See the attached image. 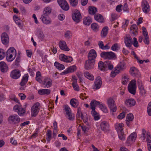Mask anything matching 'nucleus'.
Instances as JSON below:
<instances>
[{
    "instance_id": "36",
    "label": "nucleus",
    "mask_w": 151,
    "mask_h": 151,
    "mask_svg": "<svg viewBox=\"0 0 151 151\" xmlns=\"http://www.w3.org/2000/svg\"><path fill=\"white\" fill-rule=\"evenodd\" d=\"M129 76L127 75L124 74L122 76V83L123 84L126 85L129 82Z\"/></svg>"
},
{
    "instance_id": "43",
    "label": "nucleus",
    "mask_w": 151,
    "mask_h": 151,
    "mask_svg": "<svg viewBox=\"0 0 151 151\" xmlns=\"http://www.w3.org/2000/svg\"><path fill=\"white\" fill-rule=\"evenodd\" d=\"M119 44L117 43L113 45L111 47V49L114 51H117L120 49Z\"/></svg>"
},
{
    "instance_id": "47",
    "label": "nucleus",
    "mask_w": 151,
    "mask_h": 151,
    "mask_svg": "<svg viewBox=\"0 0 151 151\" xmlns=\"http://www.w3.org/2000/svg\"><path fill=\"white\" fill-rule=\"evenodd\" d=\"M85 76L87 78L91 80H93L94 79L93 76L88 72H85L84 73Z\"/></svg>"
},
{
    "instance_id": "32",
    "label": "nucleus",
    "mask_w": 151,
    "mask_h": 151,
    "mask_svg": "<svg viewBox=\"0 0 151 151\" xmlns=\"http://www.w3.org/2000/svg\"><path fill=\"white\" fill-rule=\"evenodd\" d=\"M124 42L127 47H130L132 44V38L129 36L127 37L125 39Z\"/></svg>"
},
{
    "instance_id": "21",
    "label": "nucleus",
    "mask_w": 151,
    "mask_h": 151,
    "mask_svg": "<svg viewBox=\"0 0 151 151\" xmlns=\"http://www.w3.org/2000/svg\"><path fill=\"white\" fill-rule=\"evenodd\" d=\"M136 104L135 100L132 98L127 99L125 102V104L128 107H131L134 106Z\"/></svg>"
},
{
    "instance_id": "17",
    "label": "nucleus",
    "mask_w": 151,
    "mask_h": 151,
    "mask_svg": "<svg viewBox=\"0 0 151 151\" xmlns=\"http://www.w3.org/2000/svg\"><path fill=\"white\" fill-rule=\"evenodd\" d=\"M142 31L143 35L144 36L143 41L145 44L148 45L150 43V42L148 33L146 31V29L144 27H142Z\"/></svg>"
},
{
    "instance_id": "62",
    "label": "nucleus",
    "mask_w": 151,
    "mask_h": 151,
    "mask_svg": "<svg viewBox=\"0 0 151 151\" xmlns=\"http://www.w3.org/2000/svg\"><path fill=\"white\" fill-rule=\"evenodd\" d=\"M133 40L134 42L133 43V45L135 47H138L139 46V45H138V43L137 38L135 37H134L133 38Z\"/></svg>"
},
{
    "instance_id": "25",
    "label": "nucleus",
    "mask_w": 151,
    "mask_h": 151,
    "mask_svg": "<svg viewBox=\"0 0 151 151\" xmlns=\"http://www.w3.org/2000/svg\"><path fill=\"white\" fill-rule=\"evenodd\" d=\"M125 63L124 61L121 62L117 65L115 69L119 73L125 69Z\"/></svg>"
},
{
    "instance_id": "38",
    "label": "nucleus",
    "mask_w": 151,
    "mask_h": 151,
    "mask_svg": "<svg viewBox=\"0 0 151 151\" xmlns=\"http://www.w3.org/2000/svg\"><path fill=\"white\" fill-rule=\"evenodd\" d=\"M70 104L74 108L76 107L78 104V102L77 100L74 98L71 99Z\"/></svg>"
},
{
    "instance_id": "44",
    "label": "nucleus",
    "mask_w": 151,
    "mask_h": 151,
    "mask_svg": "<svg viewBox=\"0 0 151 151\" xmlns=\"http://www.w3.org/2000/svg\"><path fill=\"white\" fill-rule=\"evenodd\" d=\"M91 113L92 116L94 117L95 120H97L99 119V114L95 110H92Z\"/></svg>"
},
{
    "instance_id": "59",
    "label": "nucleus",
    "mask_w": 151,
    "mask_h": 151,
    "mask_svg": "<svg viewBox=\"0 0 151 151\" xmlns=\"http://www.w3.org/2000/svg\"><path fill=\"white\" fill-rule=\"evenodd\" d=\"M71 35L70 31H67L65 34V37L67 39H68L71 37Z\"/></svg>"
},
{
    "instance_id": "34",
    "label": "nucleus",
    "mask_w": 151,
    "mask_h": 151,
    "mask_svg": "<svg viewBox=\"0 0 151 151\" xmlns=\"http://www.w3.org/2000/svg\"><path fill=\"white\" fill-rule=\"evenodd\" d=\"M124 124L122 123H117L116 124L115 128L117 132H122L123 130V127Z\"/></svg>"
},
{
    "instance_id": "39",
    "label": "nucleus",
    "mask_w": 151,
    "mask_h": 151,
    "mask_svg": "<svg viewBox=\"0 0 151 151\" xmlns=\"http://www.w3.org/2000/svg\"><path fill=\"white\" fill-rule=\"evenodd\" d=\"M138 70L134 67H132L130 69V73L131 75L133 76H135L139 73Z\"/></svg>"
},
{
    "instance_id": "54",
    "label": "nucleus",
    "mask_w": 151,
    "mask_h": 151,
    "mask_svg": "<svg viewBox=\"0 0 151 151\" xmlns=\"http://www.w3.org/2000/svg\"><path fill=\"white\" fill-rule=\"evenodd\" d=\"M72 86L75 90L77 91H79V86L77 85V83H76V81H75L74 83H73Z\"/></svg>"
},
{
    "instance_id": "64",
    "label": "nucleus",
    "mask_w": 151,
    "mask_h": 151,
    "mask_svg": "<svg viewBox=\"0 0 151 151\" xmlns=\"http://www.w3.org/2000/svg\"><path fill=\"white\" fill-rule=\"evenodd\" d=\"M80 97L81 99L83 100L84 99H86L88 97V96H86V93H82L80 95Z\"/></svg>"
},
{
    "instance_id": "35",
    "label": "nucleus",
    "mask_w": 151,
    "mask_h": 151,
    "mask_svg": "<svg viewBox=\"0 0 151 151\" xmlns=\"http://www.w3.org/2000/svg\"><path fill=\"white\" fill-rule=\"evenodd\" d=\"M51 91L48 89H42L39 90L38 93L40 95H49Z\"/></svg>"
},
{
    "instance_id": "12",
    "label": "nucleus",
    "mask_w": 151,
    "mask_h": 151,
    "mask_svg": "<svg viewBox=\"0 0 151 151\" xmlns=\"http://www.w3.org/2000/svg\"><path fill=\"white\" fill-rule=\"evenodd\" d=\"M143 12L145 14L148 13L150 11V6L146 0H143L141 4Z\"/></svg>"
},
{
    "instance_id": "26",
    "label": "nucleus",
    "mask_w": 151,
    "mask_h": 151,
    "mask_svg": "<svg viewBox=\"0 0 151 151\" xmlns=\"http://www.w3.org/2000/svg\"><path fill=\"white\" fill-rule=\"evenodd\" d=\"M101 127L103 131H109V124L108 123L105 121L102 122L101 124Z\"/></svg>"
},
{
    "instance_id": "46",
    "label": "nucleus",
    "mask_w": 151,
    "mask_h": 151,
    "mask_svg": "<svg viewBox=\"0 0 151 151\" xmlns=\"http://www.w3.org/2000/svg\"><path fill=\"white\" fill-rule=\"evenodd\" d=\"M91 29L94 32H97L99 31V27L96 23H93L91 25Z\"/></svg>"
},
{
    "instance_id": "52",
    "label": "nucleus",
    "mask_w": 151,
    "mask_h": 151,
    "mask_svg": "<svg viewBox=\"0 0 151 151\" xmlns=\"http://www.w3.org/2000/svg\"><path fill=\"white\" fill-rule=\"evenodd\" d=\"M71 6L73 7L76 6L78 4V0H69Z\"/></svg>"
},
{
    "instance_id": "49",
    "label": "nucleus",
    "mask_w": 151,
    "mask_h": 151,
    "mask_svg": "<svg viewBox=\"0 0 151 151\" xmlns=\"http://www.w3.org/2000/svg\"><path fill=\"white\" fill-rule=\"evenodd\" d=\"M133 119L134 116L132 114L129 113L127 115L126 121H132L133 120Z\"/></svg>"
},
{
    "instance_id": "63",
    "label": "nucleus",
    "mask_w": 151,
    "mask_h": 151,
    "mask_svg": "<svg viewBox=\"0 0 151 151\" xmlns=\"http://www.w3.org/2000/svg\"><path fill=\"white\" fill-rule=\"evenodd\" d=\"M21 59V56L20 55H17L15 61V64L16 65H18L19 63L20 62Z\"/></svg>"
},
{
    "instance_id": "11",
    "label": "nucleus",
    "mask_w": 151,
    "mask_h": 151,
    "mask_svg": "<svg viewBox=\"0 0 151 151\" xmlns=\"http://www.w3.org/2000/svg\"><path fill=\"white\" fill-rule=\"evenodd\" d=\"M28 75L27 74H25L23 77L20 83V90H24L25 89L26 87V84L28 81Z\"/></svg>"
},
{
    "instance_id": "53",
    "label": "nucleus",
    "mask_w": 151,
    "mask_h": 151,
    "mask_svg": "<svg viewBox=\"0 0 151 151\" xmlns=\"http://www.w3.org/2000/svg\"><path fill=\"white\" fill-rule=\"evenodd\" d=\"M5 51L4 50L0 49V60H1L4 57Z\"/></svg>"
},
{
    "instance_id": "42",
    "label": "nucleus",
    "mask_w": 151,
    "mask_h": 151,
    "mask_svg": "<svg viewBox=\"0 0 151 151\" xmlns=\"http://www.w3.org/2000/svg\"><path fill=\"white\" fill-rule=\"evenodd\" d=\"M138 88L140 90L141 93L142 94H145L146 91L144 89L143 85L142 83H139L138 84Z\"/></svg>"
},
{
    "instance_id": "19",
    "label": "nucleus",
    "mask_w": 151,
    "mask_h": 151,
    "mask_svg": "<svg viewBox=\"0 0 151 151\" xmlns=\"http://www.w3.org/2000/svg\"><path fill=\"white\" fill-rule=\"evenodd\" d=\"M20 72L19 70L15 69L13 70L11 73L10 77L14 79H17L20 76Z\"/></svg>"
},
{
    "instance_id": "61",
    "label": "nucleus",
    "mask_w": 151,
    "mask_h": 151,
    "mask_svg": "<svg viewBox=\"0 0 151 151\" xmlns=\"http://www.w3.org/2000/svg\"><path fill=\"white\" fill-rule=\"evenodd\" d=\"M52 137V133H47V141L49 142Z\"/></svg>"
},
{
    "instance_id": "10",
    "label": "nucleus",
    "mask_w": 151,
    "mask_h": 151,
    "mask_svg": "<svg viewBox=\"0 0 151 151\" xmlns=\"http://www.w3.org/2000/svg\"><path fill=\"white\" fill-rule=\"evenodd\" d=\"M136 137V133H132L127 139L126 142V145L128 146L131 145L135 141Z\"/></svg>"
},
{
    "instance_id": "58",
    "label": "nucleus",
    "mask_w": 151,
    "mask_h": 151,
    "mask_svg": "<svg viewBox=\"0 0 151 151\" xmlns=\"http://www.w3.org/2000/svg\"><path fill=\"white\" fill-rule=\"evenodd\" d=\"M119 73V72L117 71V70L115 69L114 71L111 72L110 75L112 77H114L117 74Z\"/></svg>"
},
{
    "instance_id": "13",
    "label": "nucleus",
    "mask_w": 151,
    "mask_h": 151,
    "mask_svg": "<svg viewBox=\"0 0 151 151\" xmlns=\"http://www.w3.org/2000/svg\"><path fill=\"white\" fill-rule=\"evenodd\" d=\"M73 20L76 22L78 23L81 18V16L80 12L78 10H75L72 15Z\"/></svg>"
},
{
    "instance_id": "27",
    "label": "nucleus",
    "mask_w": 151,
    "mask_h": 151,
    "mask_svg": "<svg viewBox=\"0 0 151 151\" xmlns=\"http://www.w3.org/2000/svg\"><path fill=\"white\" fill-rule=\"evenodd\" d=\"M43 83V85H45L44 87L48 88L51 86L52 81L49 78L45 77L44 79Z\"/></svg>"
},
{
    "instance_id": "56",
    "label": "nucleus",
    "mask_w": 151,
    "mask_h": 151,
    "mask_svg": "<svg viewBox=\"0 0 151 151\" xmlns=\"http://www.w3.org/2000/svg\"><path fill=\"white\" fill-rule=\"evenodd\" d=\"M38 38L40 39L41 40H42L44 38V36L42 32L40 31L38 35Z\"/></svg>"
},
{
    "instance_id": "16",
    "label": "nucleus",
    "mask_w": 151,
    "mask_h": 151,
    "mask_svg": "<svg viewBox=\"0 0 151 151\" xmlns=\"http://www.w3.org/2000/svg\"><path fill=\"white\" fill-rule=\"evenodd\" d=\"M97 56V54L96 51L94 49H91L89 51L88 54V59L92 61H95Z\"/></svg>"
},
{
    "instance_id": "28",
    "label": "nucleus",
    "mask_w": 151,
    "mask_h": 151,
    "mask_svg": "<svg viewBox=\"0 0 151 151\" xmlns=\"http://www.w3.org/2000/svg\"><path fill=\"white\" fill-rule=\"evenodd\" d=\"M0 68L1 71L3 73L6 72L8 69V68L6 64L4 62H0Z\"/></svg>"
},
{
    "instance_id": "57",
    "label": "nucleus",
    "mask_w": 151,
    "mask_h": 151,
    "mask_svg": "<svg viewBox=\"0 0 151 151\" xmlns=\"http://www.w3.org/2000/svg\"><path fill=\"white\" fill-rule=\"evenodd\" d=\"M125 116V113L124 112H123L122 113L120 114L117 116L118 119H121L123 118Z\"/></svg>"
},
{
    "instance_id": "55",
    "label": "nucleus",
    "mask_w": 151,
    "mask_h": 151,
    "mask_svg": "<svg viewBox=\"0 0 151 151\" xmlns=\"http://www.w3.org/2000/svg\"><path fill=\"white\" fill-rule=\"evenodd\" d=\"M147 112L148 115L151 116V101L148 104L147 107Z\"/></svg>"
},
{
    "instance_id": "6",
    "label": "nucleus",
    "mask_w": 151,
    "mask_h": 151,
    "mask_svg": "<svg viewBox=\"0 0 151 151\" xmlns=\"http://www.w3.org/2000/svg\"><path fill=\"white\" fill-rule=\"evenodd\" d=\"M141 137H143V140H145L146 137H147V148L148 151H151V137L150 133H142Z\"/></svg>"
},
{
    "instance_id": "14",
    "label": "nucleus",
    "mask_w": 151,
    "mask_h": 151,
    "mask_svg": "<svg viewBox=\"0 0 151 151\" xmlns=\"http://www.w3.org/2000/svg\"><path fill=\"white\" fill-rule=\"evenodd\" d=\"M57 1L63 10L67 11L69 9V5L65 0H57Z\"/></svg>"
},
{
    "instance_id": "3",
    "label": "nucleus",
    "mask_w": 151,
    "mask_h": 151,
    "mask_svg": "<svg viewBox=\"0 0 151 151\" xmlns=\"http://www.w3.org/2000/svg\"><path fill=\"white\" fill-rule=\"evenodd\" d=\"M20 118L17 114H13L9 116L8 119V122L11 124L17 125L20 121Z\"/></svg>"
},
{
    "instance_id": "2",
    "label": "nucleus",
    "mask_w": 151,
    "mask_h": 151,
    "mask_svg": "<svg viewBox=\"0 0 151 151\" xmlns=\"http://www.w3.org/2000/svg\"><path fill=\"white\" fill-rule=\"evenodd\" d=\"M17 54L16 50L14 47H10L7 51L6 58L7 61L11 62L15 58Z\"/></svg>"
},
{
    "instance_id": "4",
    "label": "nucleus",
    "mask_w": 151,
    "mask_h": 151,
    "mask_svg": "<svg viewBox=\"0 0 151 151\" xmlns=\"http://www.w3.org/2000/svg\"><path fill=\"white\" fill-rule=\"evenodd\" d=\"M100 55L101 58L104 59L112 60L116 58V55L111 51L102 52Z\"/></svg>"
},
{
    "instance_id": "22",
    "label": "nucleus",
    "mask_w": 151,
    "mask_h": 151,
    "mask_svg": "<svg viewBox=\"0 0 151 151\" xmlns=\"http://www.w3.org/2000/svg\"><path fill=\"white\" fill-rule=\"evenodd\" d=\"M1 39L2 43L4 45H7L9 42V37L7 33L5 32H4L1 34Z\"/></svg>"
},
{
    "instance_id": "8",
    "label": "nucleus",
    "mask_w": 151,
    "mask_h": 151,
    "mask_svg": "<svg viewBox=\"0 0 151 151\" xmlns=\"http://www.w3.org/2000/svg\"><path fill=\"white\" fill-rule=\"evenodd\" d=\"M107 104L109 107L110 109V111L114 112L116 110V106L114 100L111 98L108 99Z\"/></svg>"
},
{
    "instance_id": "51",
    "label": "nucleus",
    "mask_w": 151,
    "mask_h": 151,
    "mask_svg": "<svg viewBox=\"0 0 151 151\" xmlns=\"http://www.w3.org/2000/svg\"><path fill=\"white\" fill-rule=\"evenodd\" d=\"M25 112V111L21 106L17 112L18 114L20 116H22Z\"/></svg>"
},
{
    "instance_id": "41",
    "label": "nucleus",
    "mask_w": 151,
    "mask_h": 151,
    "mask_svg": "<svg viewBox=\"0 0 151 151\" xmlns=\"http://www.w3.org/2000/svg\"><path fill=\"white\" fill-rule=\"evenodd\" d=\"M54 66L56 68L60 70H61L65 69L64 66L62 64L59 63L57 62H55L54 63Z\"/></svg>"
},
{
    "instance_id": "9",
    "label": "nucleus",
    "mask_w": 151,
    "mask_h": 151,
    "mask_svg": "<svg viewBox=\"0 0 151 151\" xmlns=\"http://www.w3.org/2000/svg\"><path fill=\"white\" fill-rule=\"evenodd\" d=\"M64 110L68 119L70 120H73L74 116L73 114H72L71 111L69 106L67 105H65Z\"/></svg>"
},
{
    "instance_id": "7",
    "label": "nucleus",
    "mask_w": 151,
    "mask_h": 151,
    "mask_svg": "<svg viewBox=\"0 0 151 151\" xmlns=\"http://www.w3.org/2000/svg\"><path fill=\"white\" fill-rule=\"evenodd\" d=\"M136 81L135 80H132L128 85V88L129 93L134 94L136 93Z\"/></svg>"
},
{
    "instance_id": "37",
    "label": "nucleus",
    "mask_w": 151,
    "mask_h": 151,
    "mask_svg": "<svg viewBox=\"0 0 151 151\" xmlns=\"http://www.w3.org/2000/svg\"><path fill=\"white\" fill-rule=\"evenodd\" d=\"M51 9L50 7H47L45 8L43 14L42 15L48 16L51 12Z\"/></svg>"
},
{
    "instance_id": "23",
    "label": "nucleus",
    "mask_w": 151,
    "mask_h": 151,
    "mask_svg": "<svg viewBox=\"0 0 151 151\" xmlns=\"http://www.w3.org/2000/svg\"><path fill=\"white\" fill-rule=\"evenodd\" d=\"M76 69V67L75 65H73L68 67L67 69L65 70L63 72L61 73V75H64L70 73H72L75 71Z\"/></svg>"
},
{
    "instance_id": "45",
    "label": "nucleus",
    "mask_w": 151,
    "mask_h": 151,
    "mask_svg": "<svg viewBox=\"0 0 151 151\" xmlns=\"http://www.w3.org/2000/svg\"><path fill=\"white\" fill-rule=\"evenodd\" d=\"M88 12L90 14L93 15L97 12V9L93 6H90L88 9Z\"/></svg>"
},
{
    "instance_id": "48",
    "label": "nucleus",
    "mask_w": 151,
    "mask_h": 151,
    "mask_svg": "<svg viewBox=\"0 0 151 151\" xmlns=\"http://www.w3.org/2000/svg\"><path fill=\"white\" fill-rule=\"evenodd\" d=\"M99 106V108L101 109L103 112L105 113L107 112L108 110L106 106L102 103L100 102Z\"/></svg>"
},
{
    "instance_id": "31",
    "label": "nucleus",
    "mask_w": 151,
    "mask_h": 151,
    "mask_svg": "<svg viewBox=\"0 0 151 151\" xmlns=\"http://www.w3.org/2000/svg\"><path fill=\"white\" fill-rule=\"evenodd\" d=\"M100 102L96 100H92L90 104V106L91 109L92 110H95L96 107L98 105L99 106L100 104Z\"/></svg>"
},
{
    "instance_id": "5",
    "label": "nucleus",
    "mask_w": 151,
    "mask_h": 151,
    "mask_svg": "<svg viewBox=\"0 0 151 151\" xmlns=\"http://www.w3.org/2000/svg\"><path fill=\"white\" fill-rule=\"evenodd\" d=\"M40 107V104L38 102L35 103L31 109V114L32 117H35L38 113Z\"/></svg>"
},
{
    "instance_id": "24",
    "label": "nucleus",
    "mask_w": 151,
    "mask_h": 151,
    "mask_svg": "<svg viewBox=\"0 0 151 151\" xmlns=\"http://www.w3.org/2000/svg\"><path fill=\"white\" fill-rule=\"evenodd\" d=\"M60 49L65 51H68L69 49L68 48L66 42L64 41H60L59 42Z\"/></svg>"
},
{
    "instance_id": "50",
    "label": "nucleus",
    "mask_w": 151,
    "mask_h": 151,
    "mask_svg": "<svg viewBox=\"0 0 151 151\" xmlns=\"http://www.w3.org/2000/svg\"><path fill=\"white\" fill-rule=\"evenodd\" d=\"M119 138L122 141L125 140L126 135L124 133H118Z\"/></svg>"
},
{
    "instance_id": "30",
    "label": "nucleus",
    "mask_w": 151,
    "mask_h": 151,
    "mask_svg": "<svg viewBox=\"0 0 151 151\" xmlns=\"http://www.w3.org/2000/svg\"><path fill=\"white\" fill-rule=\"evenodd\" d=\"M92 22V19L89 16L85 17L83 19V24L86 25L88 26L90 25Z\"/></svg>"
},
{
    "instance_id": "15",
    "label": "nucleus",
    "mask_w": 151,
    "mask_h": 151,
    "mask_svg": "<svg viewBox=\"0 0 151 151\" xmlns=\"http://www.w3.org/2000/svg\"><path fill=\"white\" fill-rule=\"evenodd\" d=\"M102 84L101 78L97 77L95 79L94 84L93 86V88L95 89H98L100 88Z\"/></svg>"
},
{
    "instance_id": "29",
    "label": "nucleus",
    "mask_w": 151,
    "mask_h": 151,
    "mask_svg": "<svg viewBox=\"0 0 151 151\" xmlns=\"http://www.w3.org/2000/svg\"><path fill=\"white\" fill-rule=\"evenodd\" d=\"M47 17V16L42 15L40 18L43 23L46 24H50L51 22V19Z\"/></svg>"
},
{
    "instance_id": "40",
    "label": "nucleus",
    "mask_w": 151,
    "mask_h": 151,
    "mask_svg": "<svg viewBox=\"0 0 151 151\" xmlns=\"http://www.w3.org/2000/svg\"><path fill=\"white\" fill-rule=\"evenodd\" d=\"M108 28L107 27H105L102 29L101 32V36L102 37H104L106 36L108 31Z\"/></svg>"
},
{
    "instance_id": "20",
    "label": "nucleus",
    "mask_w": 151,
    "mask_h": 151,
    "mask_svg": "<svg viewBox=\"0 0 151 151\" xmlns=\"http://www.w3.org/2000/svg\"><path fill=\"white\" fill-rule=\"evenodd\" d=\"M95 61L88 60L86 61L85 65V68L86 70H89L93 68Z\"/></svg>"
},
{
    "instance_id": "1",
    "label": "nucleus",
    "mask_w": 151,
    "mask_h": 151,
    "mask_svg": "<svg viewBox=\"0 0 151 151\" xmlns=\"http://www.w3.org/2000/svg\"><path fill=\"white\" fill-rule=\"evenodd\" d=\"M99 69L102 71H105L108 68L110 70H112L113 68V65L111 62L109 60H107L104 63L102 61H99L98 63Z\"/></svg>"
},
{
    "instance_id": "18",
    "label": "nucleus",
    "mask_w": 151,
    "mask_h": 151,
    "mask_svg": "<svg viewBox=\"0 0 151 151\" xmlns=\"http://www.w3.org/2000/svg\"><path fill=\"white\" fill-rule=\"evenodd\" d=\"M59 58L60 60L66 62L70 63L73 61V58L70 56H67L64 54H62L59 56Z\"/></svg>"
},
{
    "instance_id": "60",
    "label": "nucleus",
    "mask_w": 151,
    "mask_h": 151,
    "mask_svg": "<svg viewBox=\"0 0 151 151\" xmlns=\"http://www.w3.org/2000/svg\"><path fill=\"white\" fill-rule=\"evenodd\" d=\"M53 132H56L58 131L57 129V124L56 122H54L53 123Z\"/></svg>"
},
{
    "instance_id": "33",
    "label": "nucleus",
    "mask_w": 151,
    "mask_h": 151,
    "mask_svg": "<svg viewBox=\"0 0 151 151\" xmlns=\"http://www.w3.org/2000/svg\"><path fill=\"white\" fill-rule=\"evenodd\" d=\"M94 19L97 22L103 23L104 22V19L103 16L100 14H97L94 15Z\"/></svg>"
}]
</instances>
